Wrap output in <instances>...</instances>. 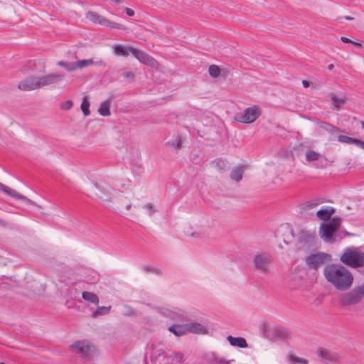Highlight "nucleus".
<instances>
[{"instance_id": "obj_1", "label": "nucleus", "mask_w": 364, "mask_h": 364, "mask_svg": "<svg viewBox=\"0 0 364 364\" xmlns=\"http://www.w3.org/2000/svg\"><path fill=\"white\" fill-rule=\"evenodd\" d=\"M323 275L337 290L348 289L353 282L352 274L343 266L332 264L325 267Z\"/></svg>"}, {"instance_id": "obj_2", "label": "nucleus", "mask_w": 364, "mask_h": 364, "mask_svg": "<svg viewBox=\"0 0 364 364\" xmlns=\"http://www.w3.org/2000/svg\"><path fill=\"white\" fill-rule=\"evenodd\" d=\"M65 77L63 74L50 73L44 76H30L18 82V88L22 91H32L54 85Z\"/></svg>"}, {"instance_id": "obj_3", "label": "nucleus", "mask_w": 364, "mask_h": 364, "mask_svg": "<svg viewBox=\"0 0 364 364\" xmlns=\"http://www.w3.org/2000/svg\"><path fill=\"white\" fill-rule=\"evenodd\" d=\"M364 298V282L355 287L350 291L339 296V303L342 306H351L360 303Z\"/></svg>"}, {"instance_id": "obj_4", "label": "nucleus", "mask_w": 364, "mask_h": 364, "mask_svg": "<svg viewBox=\"0 0 364 364\" xmlns=\"http://www.w3.org/2000/svg\"><path fill=\"white\" fill-rule=\"evenodd\" d=\"M341 218L335 217L325 224L320 226L319 235L326 242H333V234L338 230L341 225Z\"/></svg>"}, {"instance_id": "obj_5", "label": "nucleus", "mask_w": 364, "mask_h": 364, "mask_svg": "<svg viewBox=\"0 0 364 364\" xmlns=\"http://www.w3.org/2000/svg\"><path fill=\"white\" fill-rule=\"evenodd\" d=\"M340 259L343 264L352 267H363L364 265V252L347 249Z\"/></svg>"}, {"instance_id": "obj_6", "label": "nucleus", "mask_w": 364, "mask_h": 364, "mask_svg": "<svg viewBox=\"0 0 364 364\" xmlns=\"http://www.w3.org/2000/svg\"><path fill=\"white\" fill-rule=\"evenodd\" d=\"M71 350L82 359H89L95 351V346L87 340L77 341L70 346Z\"/></svg>"}, {"instance_id": "obj_7", "label": "nucleus", "mask_w": 364, "mask_h": 364, "mask_svg": "<svg viewBox=\"0 0 364 364\" xmlns=\"http://www.w3.org/2000/svg\"><path fill=\"white\" fill-rule=\"evenodd\" d=\"M86 18L91 22L95 24H99L104 26H107L111 28L126 30L127 27L124 25L111 21L102 15L98 14L94 11H88L86 13Z\"/></svg>"}, {"instance_id": "obj_8", "label": "nucleus", "mask_w": 364, "mask_h": 364, "mask_svg": "<svg viewBox=\"0 0 364 364\" xmlns=\"http://www.w3.org/2000/svg\"><path fill=\"white\" fill-rule=\"evenodd\" d=\"M331 256L323 252L311 254L306 258V263L310 269H317L326 262H330Z\"/></svg>"}, {"instance_id": "obj_9", "label": "nucleus", "mask_w": 364, "mask_h": 364, "mask_svg": "<svg viewBox=\"0 0 364 364\" xmlns=\"http://www.w3.org/2000/svg\"><path fill=\"white\" fill-rule=\"evenodd\" d=\"M260 115L259 109L257 106L248 107L242 113L237 114L236 120L241 123L254 122Z\"/></svg>"}, {"instance_id": "obj_10", "label": "nucleus", "mask_w": 364, "mask_h": 364, "mask_svg": "<svg viewBox=\"0 0 364 364\" xmlns=\"http://www.w3.org/2000/svg\"><path fill=\"white\" fill-rule=\"evenodd\" d=\"M252 262L257 271L264 274L269 272L270 259L267 254L257 252L254 255Z\"/></svg>"}, {"instance_id": "obj_11", "label": "nucleus", "mask_w": 364, "mask_h": 364, "mask_svg": "<svg viewBox=\"0 0 364 364\" xmlns=\"http://www.w3.org/2000/svg\"><path fill=\"white\" fill-rule=\"evenodd\" d=\"M97 192L95 193L96 197L102 202H110L113 188L105 183L96 184Z\"/></svg>"}, {"instance_id": "obj_12", "label": "nucleus", "mask_w": 364, "mask_h": 364, "mask_svg": "<svg viewBox=\"0 0 364 364\" xmlns=\"http://www.w3.org/2000/svg\"><path fill=\"white\" fill-rule=\"evenodd\" d=\"M133 55L141 63L154 68L158 65L157 61L147 53L135 48L133 50Z\"/></svg>"}, {"instance_id": "obj_13", "label": "nucleus", "mask_w": 364, "mask_h": 364, "mask_svg": "<svg viewBox=\"0 0 364 364\" xmlns=\"http://www.w3.org/2000/svg\"><path fill=\"white\" fill-rule=\"evenodd\" d=\"M0 191H2L4 193H6V194H7V195H9V196L16 198V199H19V200H24L26 203H28L29 205H36V206L39 207L33 200H30L29 198H28L25 196L21 195V194L17 193L16 191H14V190L6 186L5 185H4L1 183H0Z\"/></svg>"}, {"instance_id": "obj_14", "label": "nucleus", "mask_w": 364, "mask_h": 364, "mask_svg": "<svg viewBox=\"0 0 364 364\" xmlns=\"http://www.w3.org/2000/svg\"><path fill=\"white\" fill-rule=\"evenodd\" d=\"M188 325V333H192L196 334H208V328L200 323L196 322H190L187 323Z\"/></svg>"}, {"instance_id": "obj_15", "label": "nucleus", "mask_w": 364, "mask_h": 364, "mask_svg": "<svg viewBox=\"0 0 364 364\" xmlns=\"http://www.w3.org/2000/svg\"><path fill=\"white\" fill-rule=\"evenodd\" d=\"M272 333L276 338L282 341L290 338L291 335L289 329L281 326L273 328Z\"/></svg>"}, {"instance_id": "obj_16", "label": "nucleus", "mask_w": 364, "mask_h": 364, "mask_svg": "<svg viewBox=\"0 0 364 364\" xmlns=\"http://www.w3.org/2000/svg\"><path fill=\"white\" fill-rule=\"evenodd\" d=\"M187 323L184 324H173L168 330L176 336H182L188 333Z\"/></svg>"}, {"instance_id": "obj_17", "label": "nucleus", "mask_w": 364, "mask_h": 364, "mask_svg": "<svg viewBox=\"0 0 364 364\" xmlns=\"http://www.w3.org/2000/svg\"><path fill=\"white\" fill-rule=\"evenodd\" d=\"M112 48L116 55L124 57L129 55V53L133 55V50H135V48L133 47L125 46L119 44L113 46Z\"/></svg>"}, {"instance_id": "obj_18", "label": "nucleus", "mask_w": 364, "mask_h": 364, "mask_svg": "<svg viewBox=\"0 0 364 364\" xmlns=\"http://www.w3.org/2000/svg\"><path fill=\"white\" fill-rule=\"evenodd\" d=\"M328 97L331 100L333 103V109L336 110H339L340 107L344 105L347 102V98L345 94H341L340 97L336 96L333 93L328 94Z\"/></svg>"}, {"instance_id": "obj_19", "label": "nucleus", "mask_w": 364, "mask_h": 364, "mask_svg": "<svg viewBox=\"0 0 364 364\" xmlns=\"http://www.w3.org/2000/svg\"><path fill=\"white\" fill-rule=\"evenodd\" d=\"M211 164L221 173L225 172L230 168L228 161L223 159H217L211 161Z\"/></svg>"}, {"instance_id": "obj_20", "label": "nucleus", "mask_w": 364, "mask_h": 364, "mask_svg": "<svg viewBox=\"0 0 364 364\" xmlns=\"http://www.w3.org/2000/svg\"><path fill=\"white\" fill-rule=\"evenodd\" d=\"M335 210L332 207H326L317 211L316 215L321 220L324 221L330 220L331 215L334 213Z\"/></svg>"}, {"instance_id": "obj_21", "label": "nucleus", "mask_w": 364, "mask_h": 364, "mask_svg": "<svg viewBox=\"0 0 364 364\" xmlns=\"http://www.w3.org/2000/svg\"><path fill=\"white\" fill-rule=\"evenodd\" d=\"M246 169V166L244 165H240L237 167H235L230 174V177L232 181H235L237 182L240 181L242 179L243 173Z\"/></svg>"}, {"instance_id": "obj_22", "label": "nucleus", "mask_w": 364, "mask_h": 364, "mask_svg": "<svg viewBox=\"0 0 364 364\" xmlns=\"http://www.w3.org/2000/svg\"><path fill=\"white\" fill-rule=\"evenodd\" d=\"M227 339L230 342V344L232 346H237L240 348L247 347V343L245 339L242 337L235 338L232 336H228Z\"/></svg>"}, {"instance_id": "obj_23", "label": "nucleus", "mask_w": 364, "mask_h": 364, "mask_svg": "<svg viewBox=\"0 0 364 364\" xmlns=\"http://www.w3.org/2000/svg\"><path fill=\"white\" fill-rule=\"evenodd\" d=\"M319 127L332 135L342 132L339 128L327 122H321Z\"/></svg>"}, {"instance_id": "obj_24", "label": "nucleus", "mask_w": 364, "mask_h": 364, "mask_svg": "<svg viewBox=\"0 0 364 364\" xmlns=\"http://www.w3.org/2000/svg\"><path fill=\"white\" fill-rule=\"evenodd\" d=\"M338 140L339 142L347 144H355L358 146H359L361 140L345 136V135H340L338 136Z\"/></svg>"}, {"instance_id": "obj_25", "label": "nucleus", "mask_w": 364, "mask_h": 364, "mask_svg": "<svg viewBox=\"0 0 364 364\" xmlns=\"http://www.w3.org/2000/svg\"><path fill=\"white\" fill-rule=\"evenodd\" d=\"M82 299L93 303L95 304H98L99 303V297L97 294L90 292V291H83L82 294Z\"/></svg>"}, {"instance_id": "obj_26", "label": "nucleus", "mask_w": 364, "mask_h": 364, "mask_svg": "<svg viewBox=\"0 0 364 364\" xmlns=\"http://www.w3.org/2000/svg\"><path fill=\"white\" fill-rule=\"evenodd\" d=\"M109 107H110V102H109L108 100L102 102L98 109L99 114L103 117L109 116L110 115Z\"/></svg>"}, {"instance_id": "obj_27", "label": "nucleus", "mask_w": 364, "mask_h": 364, "mask_svg": "<svg viewBox=\"0 0 364 364\" xmlns=\"http://www.w3.org/2000/svg\"><path fill=\"white\" fill-rule=\"evenodd\" d=\"M111 306H99L95 311H93L92 316L96 318L98 316L106 315L109 314Z\"/></svg>"}, {"instance_id": "obj_28", "label": "nucleus", "mask_w": 364, "mask_h": 364, "mask_svg": "<svg viewBox=\"0 0 364 364\" xmlns=\"http://www.w3.org/2000/svg\"><path fill=\"white\" fill-rule=\"evenodd\" d=\"M58 65L64 67L68 71H73L76 70V67L74 62H65V61H58L57 63Z\"/></svg>"}, {"instance_id": "obj_29", "label": "nucleus", "mask_w": 364, "mask_h": 364, "mask_svg": "<svg viewBox=\"0 0 364 364\" xmlns=\"http://www.w3.org/2000/svg\"><path fill=\"white\" fill-rule=\"evenodd\" d=\"M320 154L313 150H308L306 152V159L309 161H316L319 159Z\"/></svg>"}, {"instance_id": "obj_30", "label": "nucleus", "mask_w": 364, "mask_h": 364, "mask_svg": "<svg viewBox=\"0 0 364 364\" xmlns=\"http://www.w3.org/2000/svg\"><path fill=\"white\" fill-rule=\"evenodd\" d=\"M90 102L87 97H84L82 99V102L81 104V109L85 116H88L90 114Z\"/></svg>"}, {"instance_id": "obj_31", "label": "nucleus", "mask_w": 364, "mask_h": 364, "mask_svg": "<svg viewBox=\"0 0 364 364\" xmlns=\"http://www.w3.org/2000/svg\"><path fill=\"white\" fill-rule=\"evenodd\" d=\"M209 75L213 77H217L220 74V68L216 65H211L208 68Z\"/></svg>"}, {"instance_id": "obj_32", "label": "nucleus", "mask_w": 364, "mask_h": 364, "mask_svg": "<svg viewBox=\"0 0 364 364\" xmlns=\"http://www.w3.org/2000/svg\"><path fill=\"white\" fill-rule=\"evenodd\" d=\"M94 61L92 59L82 60L75 63L76 69L82 68L88 65H92Z\"/></svg>"}, {"instance_id": "obj_33", "label": "nucleus", "mask_w": 364, "mask_h": 364, "mask_svg": "<svg viewBox=\"0 0 364 364\" xmlns=\"http://www.w3.org/2000/svg\"><path fill=\"white\" fill-rule=\"evenodd\" d=\"M143 270L146 273H154V274H156L157 275L161 274V271L159 268H157V267H156L154 266H151V265L145 266L143 268Z\"/></svg>"}, {"instance_id": "obj_34", "label": "nucleus", "mask_w": 364, "mask_h": 364, "mask_svg": "<svg viewBox=\"0 0 364 364\" xmlns=\"http://www.w3.org/2000/svg\"><path fill=\"white\" fill-rule=\"evenodd\" d=\"M169 357L177 363H182L183 361V355L180 352H173Z\"/></svg>"}, {"instance_id": "obj_35", "label": "nucleus", "mask_w": 364, "mask_h": 364, "mask_svg": "<svg viewBox=\"0 0 364 364\" xmlns=\"http://www.w3.org/2000/svg\"><path fill=\"white\" fill-rule=\"evenodd\" d=\"M319 356L325 360H334V355H332L328 351L324 350H321L319 352Z\"/></svg>"}, {"instance_id": "obj_36", "label": "nucleus", "mask_w": 364, "mask_h": 364, "mask_svg": "<svg viewBox=\"0 0 364 364\" xmlns=\"http://www.w3.org/2000/svg\"><path fill=\"white\" fill-rule=\"evenodd\" d=\"M182 144V139L181 136H177L175 141H168L167 143L168 145L173 146L176 149H178L181 148Z\"/></svg>"}, {"instance_id": "obj_37", "label": "nucleus", "mask_w": 364, "mask_h": 364, "mask_svg": "<svg viewBox=\"0 0 364 364\" xmlns=\"http://www.w3.org/2000/svg\"><path fill=\"white\" fill-rule=\"evenodd\" d=\"M320 203V201L318 200H314L311 201H308L306 203V208L307 209H311L315 207H316Z\"/></svg>"}, {"instance_id": "obj_38", "label": "nucleus", "mask_w": 364, "mask_h": 364, "mask_svg": "<svg viewBox=\"0 0 364 364\" xmlns=\"http://www.w3.org/2000/svg\"><path fill=\"white\" fill-rule=\"evenodd\" d=\"M147 211L149 216H151L156 212V209L151 203H147L144 207Z\"/></svg>"}, {"instance_id": "obj_39", "label": "nucleus", "mask_w": 364, "mask_h": 364, "mask_svg": "<svg viewBox=\"0 0 364 364\" xmlns=\"http://www.w3.org/2000/svg\"><path fill=\"white\" fill-rule=\"evenodd\" d=\"M61 109L64 110H68L73 107V102L71 100H67L61 104Z\"/></svg>"}, {"instance_id": "obj_40", "label": "nucleus", "mask_w": 364, "mask_h": 364, "mask_svg": "<svg viewBox=\"0 0 364 364\" xmlns=\"http://www.w3.org/2000/svg\"><path fill=\"white\" fill-rule=\"evenodd\" d=\"M124 205V203L122 201H120V202L119 203V205L117 206V208H118L119 210H122V206H123ZM131 206H132V204H131V203L129 201V203H127L125 204V209H126L127 210H130V208H131Z\"/></svg>"}, {"instance_id": "obj_41", "label": "nucleus", "mask_w": 364, "mask_h": 364, "mask_svg": "<svg viewBox=\"0 0 364 364\" xmlns=\"http://www.w3.org/2000/svg\"><path fill=\"white\" fill-rule=\"evenodd\" d=\"M122 75L125 78L132 79V80L134 79L135 77V74L132 71L124 72V73H123Z\"/></svg>"}, {"instance_id": "obj_42", "label": "nucleus", "mask_w": 364, "mask_h": 364, "mask_svg": "<svg viewBox=\"0 0 364 364\" xmlns=\"http://www.w3.org/2000/svg\"><path fill=\"white\" fill-rule=\"evenodd\" d=\"M291 360L293 361V362H297V363H303V364H306L307 361L304 359H301V358H297V357H295V356H293L291 355L290 357Z\"/></svg>"}, {"instance_id": "obj_43", "label": "nucleus", "mask_w": 364, "mask_h": 364, "mask_svg": "<svg viewBox=\"0 0 364 364\" xmlns=\"http://www.w3.org/2000/svg\"><path fill=\"white\" fill-rule=\"evenodd\" d=\"M125 12L129 16H133L134 15V11L129 8L125 9Z\"/></svg>"}, {"instance_id": "obj_44", "label": "nucleus", "mask_w": 364, "mask_h": 364, "mask_svg": "<svg viewBox=\"0 0 364 364\" xmlns=\"http://www.w3.org/2000/svg\"><path fill=\"white\" fill-rule=\"evenodd\" d=\"M341 40L342 42L346 43H352V41H353L350 39H349L348 38L345 37V36H342L341 38Z\"/></svg>"}, {"instance_id": "obj_45", "label": "nucleus", "mask_w": 364, "mask_h": 364, "mask_svg": "<svg viewBox=\"0 0 364 364\" xmlns=\"http://www.w3.org/2000/svg\"><path fill=\"white\" fill-rule=\"evenodd\" d=\"M0 225L4 228H6L9 225V223H8V222L0 219Z\"/></svg>"}, {"instance_id": "obj_46", "label": "nucleus", "mask_w": 364, "mask_h": 364, "mask_svg": "<svg viewBox=\"0 0 364 364\" xmlns=\"http://www.w3.org/2000/svg\"><path fill=\"white\" fill-rule=\"evenodd\" d=\"M302 85L304 87H309L310 85L309 82L306 80H302Z\"/></svg>"}, {"instance_id": "obj_47", "label": "nucleus", "mask_w": 364, "mask_h": 364, "mask_svg": "<svg viewBox=\"0 0 364 364\" xmlns=\"http://www.w3.org/2000/svg\"><path fill=\"white\" fill-rule=\"evenodd\" d=\"M161 355H163L164 356V353H161V352H159L157 355H156L155 357L154 355L151 356V360H154V359H156L157 357H159Z\"/></svg>"}, {"instance_id": "obj_48", "label": "nucleus", "mask_w": 364, "mask_h": 364, "mask_svg": "<svg viewBox=\"0 0 364 364\" xmlns=\"http://www.w3.org/2000/svg\"><path fill=\"white\" fill-rule=\"evenodd\" d=\"M352 43L356 46L361 47V43L359 41H352Z\"/></svg>"}, {"instance_id": "obj_49", "label": "nucleus", "mask_w": 364, "mask_h": 364, "mask_svg": "<svg viewBox=\"0 0 364 364\" xmlns=\"http://www.w3.org/2000/svg\"><path fill=\"white\" fill-rule=\"evenodd\" d=\"M359 147H360L362 149L364 150V141H360Z\"/></svg>"}, {"instance_id": "obj_50", "label": "nucleus", "mask_w": 364, "mask_h": 364, "mask_svg": "<svg viewBox=\"0 0 364 364\" xmlns=\"http://www.w3.org/2000/svg\"><path fill=\"white\" fill-rule=\"evenodd\" d=\"M333 67H334L333 64H329L328 66V69L329 70H333Z\"/></svg>"}, {"instance_id": "obj_51", "label": "nucleus", "mask_w": 364, "mask_h": 364, "mask_svg": "<svg viewBox=\"0 0 364 364\" xmlns=\"http://www.w3.org/2000/svg\"><path fill=\"white\" fill-rule=\"evenodd\" d=\"M345 19L348 20V21H350V20H353V17H351V16H345Z\"/></svg>"}, {"instance_id": "obj_52", "label": "nucleus", "mask_w": 364, "mask_h": 364, "mask_svg": "<svg viewBox=\"0 0 364 364\" xmlns=\"http://www.w3.org/2000/svg\"><path fill=\"white\" fill-rule=\"evenodd\" d=\"M219 363H225V360L224 359H220V360L218 361Z\"/></svg>"}, {"instance_id": "obj_53", "label": "nucleus", "mask_w": 364, "mask_h": 364, "mask_svg": "<svg viewBox=\"0 0 364 364\" xmlns=\"http://www.w3.org/2000/svg\"><path fill=\"white\" fill-rule=\"evenodd\" d=\"M360 124H361L362 128L364 129V121H361Z\"/></svg>"}, {"instance_id": "obj_54", "label": "nucleus", "mask_w": 364, "mask_h": 364, "mask_svg": "<svg viewBox=\"0 0 364 364\" xmlns=\"http://www.w3.org/2000/svg\"><path fill=\"white\" fill-rule=\"evenodd\" d=\"M311 237H312L313 238H315L316 235H311Z\"/></svg>"}, {"instance_id": "obj_55", "label": "nucleus", "mask_w": 364, "mask_h": 364, "mask_svg": "<svg viewBox=\"0 0 364 364\" xmlns=\"http://www.w3.org/2000/svg\"><path fill=\"white\" fill-rule=\"evenodd\" d=\"M0 364H6V363L1 362V363H0Z\"/></svg>"}, {"instance_id": "obj_56", "label": "nucleus", "mask_w": 364, "mask_h": 364, "mask_svg": "<svg viewBox=\"0 0 364 364\" xmlns=\"http://www.w3.org/2000/svg\"><path fill=\"white\" fill-rule=\"evenodd\" d=\"M227 364H229V362H227Z\"/></svg>"}]
</instances>
